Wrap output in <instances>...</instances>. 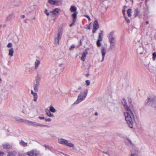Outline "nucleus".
<instances>
[{
  "label": "nucleus",
  "instance_id": "f257e3e1",
  "mask_svg": "<svg viewBox=\"0 0 156 156\" xmlns=\"http://www.w3.org/2000/svg\"><path fill=\"white\" fill-rule=\"evenodd\" d=\"M125 118L129 126L131 128L133 127V123L134 121L135 117L134 115L129 107H126L124 112Z\"/></svg>",
  "mask_w": 156,
  "mask_h": 156
},
{
  "label": "nucleus",
  "instance_id": "f03ea898",
  "mask_svg": "<svg viewBox=\"0 0 156 156\" xmlns=\"http://www.w3.org/2000/svg\"><path fill=\"white\" fill-rule=\"evenodd\" d=\"M87 93L88 90L87 89L83 92H81L78 96L77 100L74 103V104H77L83 101L86 98Z\"/></svg>",
  "mask_w": 156,
  "mask_h": 156
},
{
  "label": "nucleus",
  "instance_id": "7ed1b4c3",
  "mask_svg": "<svg viewBox=\"0 0 156 156\" xmlns=\"http://www.w3.org/2000/svg\"><path fill=\"white\" fill-rule=\"evenodd\" d=\"M128 156H141L140 151L137 148L133 147L130 150Z\"/></svg>",
  "mask_w": 156,
  "mask_h": 156
},
{
  "label": "nucleus",
  "instance_id": "20e7f679",
  "mask_svg": "<svg viewBox=\"0 0 156 156\" xmlns=\"http://www.w3.org/2000/svg\"><path fill=\"white\" fill-rule=\"evenodd\" d=\"M114 32L112 31L110 32L108 35V41L109 43H115V38L114 37Z\"/></svg>",
  "mask_w": 156,
  "mask_h": 156
},
{
  "label": "nucleus",
  "instance_id": "39448f33",
  "mask_svg": "<svg viewBox=\"0 0 156 156\" xmlns=\"http://www.w3.org/2000/svg\"><path fill=\"white\" fill-rule=\"evenodd\" d=\"M27 122L29 123V125L31 126H39L40 127H49V126L48 125L40 124L34 122L27 121Z\"/></svg>",
  "mask_w": 156,
  "mask_h": 156
},
{
  "label": "nucleus",
  "instance_id": "423d86ee",
  "mask_svg": "<svg viewBox=\"0 0 156 156\" xmlns=\"http://www.w3.org/2000/svg\"><path fill=\"white\" fill-rule=\"evenodd\" d=\"M48 3L52 5L59 6L61 5L62 1L61 0H48Z\"/></svg>",
  "mask_w": 156,
  "mask_h": 156
},
{
  "label": "nucleus",
  "instance_id": "0eeeda50",
  "mask_svg": "<svg viewBox=\"0 0 156 156\" xmlns=\"http://www.w3.org/2000/svg\"><path fill=\"white\" fill-rule=\"evenodd\" d=\"M62 35V34H57L55 35L54 42L55 44L56 45H57L59 44V41L61 39Z\"/></svg>",
  "mask_w": 156,
  "mask_h": 156
},
{
  "label": "nucleus",
  "instance_id": "6e6552de",
  "mask_svg": "<svg viewBox=\"0 0 156 156\" xmlns=\"http://www.w3.org/2000/svg\"><path fill=\"white\" fill-rule=\"evenodd\" d=\"M30 109L29 106L27 104L24 105L23 106V112L25 114L29 113Z\"/></svg>",
  "mask_w": 156,
  "mask_h": 156
},
{
  "label": "nucleus",
  "instance_id": "1a4fd4ad",
  "mask_svg": "<svg viewBox=\"0 0 156 156\" xmlns=\"http://www.w3.org/2000/svg\"><path fill=\"white\" fill-rule=\"evenodd\" d=\"M106 49L105 47L102 46L101 48V52L102 55V59L101 62H102L104 59L105 56L106 54Z\"/></svg>",
  "mask_w": 156,
  "mask_h": 156
},
{
  "label": "nucleus",
  "instance_id": "9d476101",
  "mask_svg": "<svg viewBox=\"0 0 156 156\" xmlns=\"http://www.w3.org/2000/svg\"><path fill=\"white\" fill-rule=\"evenodd\" d=\"M27 154L29 156H37L38 154V153L36 151L32 150L27 152Z\"/></svg>",
  "mask_w": 156,
  "mask_h": 156
},
{
  "label": "nucleus",
  "instance_id": "9b49d317",
  "mask_svg": "<svg viewBox=\"0 0 156 156\" xmlns=\"http://www.w3.org/2000/svg\"><path fill=\"white\" fill-rule=\"evenodd\" d=\"M26 71L30 72H33L34 71V68L30 65H27L26 66Z\"/></svg>",
  "mask_w": 156,
  "mask_h": 156
},
{
  "label": "nucleus",
  "instance_id": "f8f14e48",
  "mask_svg": "<svg viewBox=\"0 0 156 156\" xmlns=\"http://www.w3.org/2000/svg\"><path fill=\"white\" fill-rule=\"evenodd\" d=\"M155 100V98H148L145 102V104L146 105H148L150 103L154 101Z\"/></svg>",
  "mask_w": 156,
  "mask_h": 156
},
{
  "label": "nucleus",
  "instance_id": "ddd939ff",
  "mask_svg": "<svg viewBox=\"0 0 156 156\" xmlns=\"http://www.w3.org/2000/svg\"><path fill=\"white\" fill-rule=\"evenodd\" d=\"M60 11V9L58 8H55L53 11H51L50 12V13H51L52 15H57Z\"/></svg>",
  "mask_w": 156,
  "mask_h": 156
},
{
  "label": "nucleus",
  "instance_id": "4468645a",
  "mask_svg": "<svg viewBox=\"0 0 156 156\" xmlns=\"http://www.w3.org/2000/svg\"><path fill=\"white\" fill-rule=\"evenodd\" d=\"M137 52L139 54H142L144 51V48L143 45L141 44L137 49Z\"/></svg>",
  "mask_w": 156,
  "mask_h": 156
},
{
  "label": "nucleus",
  "instance_id": "2eb2a0df",
  "mask_svg": "<svg viewBox=\"0 0 156 156\" xmlns=\"http://www.w3.org/2000/svg\"><path fill=\"white\" fill-rule=\"evenodd\" d=\"M87 50H85L83 52L81 57V59L83 61H84L86 58V56L87 54Z\"/></svg>",
  "mask_w": 156,
  "mask_h": 156
},
{
  "label": "nucleus",
  "instance_id": "dca6fc26",
  "mask_svg": "<svg viewBox=\"0 0 156 156\" xmlns=\"http://www.w3.org/2000/svg\"><path fill=\"white\" fill-rule=\"evenodd\" d=\"M2 147L4 149H9L11 147V146L8 143L4 144H2Z\"/></svg>",
  "mask_w": 156,
  "mask_h": 156
},
{
  "label": "nucleus",
  "instance_id": "f3484780",
  "mask_svg": "<svg viewBox=\"0 0 156 156\" xmlns=\"http://www.w3.org/2000/svg\"><path fill=\"white\" fill-rule=\"evenodd\" d=\"M93 28L95 29H98L99 28L98 22L97 20H96L94 21L93 26Z\"/></svg>",
  "mask_w": 156,
  "mask_h": 156
},
{
  "label": "nucleus",
  "instance_id": "a211bd4d",
  "mask_svg": "<svg viewBox=\"0 0 156 156\" xmlns=\"http://www.w3.org/2000/svg\"><path fill=\"white\" fill-rule=\"evenodd\" d=\"M39 85H40V83H36L34 84V90L36 92L38 91Z\"/></svg>",
  "mask_w": 156,
  "mask_h": 156
},
{
  "label": "nucleus",
  "instance_id": "6ab92c4d",
  "mask_svg": "<svg viewBox=\"0 0 156 156\" xmlns=\"http://www.w3.org/2000/svg\"><path fill=\"white\" fill-rule=\"evenodd\" d=\"M64 144L68 147H73L74 146L73 144L69 143L68 141L67 140H66Z\"/></svg>",
  "mask_w": 156,
  "mask_h": 156
},
{
  "label": "nucleus",
  "instance_id": "aec40b11",
  "mask_svg": "<svg viewBox=\"0 0 156 156\" xmlns=\"http://www.w3.org/2000/svg\"><path fill=\"white\" fill-rule=\"evenodd\" d=\"M17 152L15 151H12L8 152L7 156H16Z\"/></svg>",
  "mask_w": 156,
  "mask_h": 156
},
{
  "label": "nucleus",
  "instance_id": "412c9836",
  "mask_svg": "<svg viewBox=\"0 0 156 156\" xmlns=\"http://www.w3.org/2000/svg\"><path fill=\"white\" fill-rule=\"evenodd\" d=\"M110 47L109 49L110 50H112L113 49H115V43H110Z\"/></svg>",
  "mask_w": 156,
  "mask_h": 156
},
{
  "label": "nucleus",
  "instance_id": "4be33fe9",
  "mask_svg": "<svg viewBox=\"0 0 156 156\" xmlns=\"http://www.w3.org/2000/svg\"><path fill=\"white\" fill-rule=\"evenodd\" d=\"M40 61L38 60H36L35 62V68L36 69H37L40 64Z\"/></svg>",
  "mask_w": 156,
  "mask_h": 156
},
{
  "label": "nucleus",
  "instance_id": "5701e85b",
  "mask_svg": "<svg viewBox=\"0 0 156 156\" xmlns=\"http://www.w3.org/2000/svg\"><path fill=\"white\" fill-rule=\"evenodd\" d=\"M70 10L71 12H77L76 8V7L74 5H72L71 6Z\"/></svg>",
  "mask_w": 156,
  "mask_h": 156
},
{
  "label": "nucleus",
  "instance_id": "b1692460",
  "mask_svg": "<svg viewBox=\"0 0 156 156\" xmlns=\"http://www.w3.org/2000/svg\"><path fill=\"white\" fill-rule=\"evenodd\" d=\"M45 112L47 115L48 116L51 117H53L54 116V115L53 114L51 113L50 111L48 109H46L45 110Z\"/></svg>",
  "mask_w": 156,
  "mask_h": 156
},
{
  "label": "nucleus",
  "instance_id": "393cba45",
  "mask_svg": "<svg viewBox=\"0 0 156 156\" xmlns=\"http://www.w3.org/2000/svg\"><path fill=\"white\" fill-rule=\"evenodd\" d=\"M50 73L51 74H55L56 73L57 71L56 68L54 67L52 68V69L50 70Z\"/></svg>",
  "mask_w": 156,
  "mask_h": 156
},
{
  "label": "nucleus",
  "instance_id": "a878e982",
  "mask_svg": "<svg viewBox=\"0 0 156 156\" xmlns=\"http://www.w3.org/2000/svg\"><path fill=\"white\" fill-rule=\"evenodd\" d=\"M103 31L102 30L100 31V33L99 34L98 40L102 41L103 38Z\"/></svg>",
  "mask_w": 156,
  "mask_h": 156
},
{
  "label": "nucleus",
  "instance_id": "bb28decb",
  "mask_svg": "<svg viewBox=\"0 0 156 156\" xmlns=\"http://www.w3.org/2000/svg\"><path fill=\"white\" fill-rule=\"evenodd\" d=\"M9 55L10 56H12L13 55V53H14V51L13 48H10L9 49Z\"/></svg>",
  "mask_w": 156,
  "mask_h": 156
},
{
  "label": "nucleus",
  "instance_id": "cd10ccee",
  "mask_svg": "<svg viewBox=\"0 0 156 156\" xmlns=\"http://www.w3.org/2000/svg\"><path fill=\"white\" fill-rule=\"evenodd\" d=\"M108 2L107 0H105L103 1L102 4L104 5L105 7L106 8L108 7Z\"/></svg>",
  "mask_w": 156,
  "mask_h": 156
},
{
  "label": "nucleus",
  "instance_id": "c85d7f7f",
  "mask_svg": "<svg viewBox=\"0 0 156 156\" xmlns=\"http://www.w3.org/2000/svg\"><path fill=\"white\" fill-rule=\"evenodd\" d=\"M139 13L140 11L138 9V8H137L135 10L134 16L135 17H136L139 15Z\"/></svg>",
  "mask_w": 156,
  "mask_h": 156
},
{
  "label": "nucleus",
  "instance_id": "c756f323",
  "mask_svg": "<svg viewBox=\"0 0 156 156\" xmlns=\"http://www.w3.org/2000/svg\"><path fill=\"white\" fill-rule=\"evenodd\" d=\"M13 17V15L12 14H10L8 16L6 17V20L7 21H9Z\"/></svg>",
  "mask_w": 156,
  "mask_h": 156
},
{
  "label": "nucleus",
  "instance_id": "7c9ffc66",
  "mask_svg": "<svg viewBox=\"0 0 156 156\" xmlns=\"http://www.w3.org/2000/svg\"><path fill=\"white\" fill-rule=\"evenodd\" d=\"M66 140L63 139H60L58 140V142L60 144H65V143Z\"/></svg>",
  "mask_w": 156,
  "mask_h": 156
},
{
  "label": "nucleus",
  "instance_id": "2f4dec72",
  "mask_svg": "<svg viewBox=\"0 0 156 156\" xmlns=\"http://www.w3.org/2000/svg\"><path fill=\"white\" fill-rule=\"evenodd\" d=\"M125 142L126 143L129 145H132V141H131L130 140H129L128 138H127L125 140Z\"/></svg>",
  "mask_w": 156,
  "mask_h": 156
},
{
  "label": "nucleus",
  "instance_id": "473e14b6",
  "mask_svg": "<svg viewBox=\"0 0 156 156\" xmlns=\"http://www.w3.org/2000/svg\"><path fill=\"white\" fill-rule=\"evenodd\" d=\"M49 110L50 112H56L55 109L53 107V106L52 105H51L49 107Z\"/></svg>",
  "mask_w": 156,
  "mask_h": 156
},
{
  "label": "nucleus",
  "instance_id": "72a5a7b5",
  "mask_svg": "<svg viewBox=\"0 0 156 156\" xmlns=\"http://www.w3.org/2000/svg\"><path fill=\"white\" fill-rule=\"evenodd\" d=\"M77 13V12H75L72 14V16L73 17V20L76 21Z\"/></svg>",
  "mask_w": 156,
  "mask_h": 156
},
{
  "label": "nucleus",
  "instance_id": "f704fd0d",
  "mask_svg": "<svg viewBox=\"0 0 156 156\" xmlns=\"http://www.w3.org/2000/svg\"><path fill=\"white\" fill-rule=\"evenodd\" d=\"M20 144L23 147L27 146V143L25 142L23 140H22L20 142Z\"/></svg>",
  "mask_w": 156,
  "mask_h": 156
},
{
  "label": "nucleus",
  "instance_id": "c9c22d12",
  "mask_svg": "<svg viewBox=\"0 0 156 156\" xmlns=\"http://www.w3.org/2000/svg\"><path fill=\"white\" fill-rule=\"evenodd\" d=\"M33 95L34 98V101L35 102L36 101L38 97V96L37 94L36 93H35L34 94H33Z\"/></svg>",
  "mask_w": 156,
  "mask_h": 156
},
{
  "label": "nucleus",
  "instance_id": "e433bc0d",
  "mask_svg": "<svg viewBox=\"0 0 156 156\" xmlns=\"http://www.w3.org/2000/svg\"><path fill=\"white\" fill-rule=\"evenodd\" d=\"M122 103L123 105H124V106L125 107V111H126V107H129L126 105V101H125L124 99L123 100V101H122Z\"/></svg>",
  "mask_w": 156,
  "mask_h": 156
},
{
  "label": "nucleus",
  "instance_id": "4c0bfd02",
  "mask_svg": "<svg viewBox=\"0 0 156 156\" xmlns=\"http://www.w3.org/2000/svg\"><path fill=\"white\" fill-rule=\"evenodd\" d=\"M127 8V6H123V9L122 10V12L123 15V16H126V13H125V11H126V9Z\"/></svg>",
  "mask_w": 156,
  "mask_h": 156
},
{
  "label": "nucleus",
  "instance_id": "58836bf2",
  "mask_svg": "<svg viewBox=\"0 0 156 156\" xmlns=\"http://www.w3.org/2000/svg\"><path fill=\"white\" fill-rule=\"evenodd\" d=\"M132 9H129L127 11V13L129 17H131V16Z\"/></svg>",
  "mask_w": 156,
  "mask_h": 156
},
{
  "label": "nucleus",
  "instance_id": "ea45409f",
  "mask_svg": "<svg viewBox=\"0 0 156 156\" xmlns=\"http://www.w3.org/2000/svg\"><path fill=\"white\" fill-rule=\"evenodd\" d=\"M62 27H59L58 28V32L57 34H62Z\"/></svg>",
  "mask_w": 156,
  "mask_h": 156
},
{
  "label": "nucleus",
  "instance_id": "a19ab883",
  "mask_svg": "<svg viewBox=\"0 0 156 156\" xmlns=\"http://www.w3.org/2000/svg\"><path fill=\"white\" fill-rule=\"evenodd\" d=\"M100 41L99 40H98L97 41V45L98 46V47H99L101 46V44L100 43V41Z\"/></svg>",
  "mask_w": 156,
  "mask_h": 156
},
{
  "label": "nucleus",
  "instance_id": "79ce46f5",
  "mask_svg": "<svg viewBox=\"0 0 156 156\" xmlns=\"http://www.w3.org/2000/svg\"><path fill=\"white\" fill-rule=\"evenodd\" d=\"M153 55V59L154 61L156 59V53L154 52L152 54Z\"/></svg>",
  "mask_w": 156,
  "mask_h": 156
},
{
  "label": "nucleus",
  "instance_id": "37998d69",
  "mask_svg": "<svg viewBox=\"0 0 156 156\" xmlns=\"http://www.w3.org/2000/svg\"><path fill=\"white\" fill-rule=\"evenodd\" d=\"M75 48V46L74 44L72 45L71 46L69 49L71 51H73V50L74 48Z\"/></svg>",
  "mask_w": 156,
  "mask_h": 156
},
{
  "label": "nucleus",
  "instance_id": "c03bdc74",
  "mask_svg": "<svg viewBox=\"0 0 156 156\" xmlns=\"http://www.w3.org/2000/svg\"><path fill=\"white\" fill-rule=\"evenodd\" d=\"M44 12L48 16H49V15H50L49 12L48 11V10L46 9H45Z\"/></svg>",
  "mask_w": 156,
  "mask_h": 156
},
{
  "label": "nucleus",
  "instance_id": "a18cd8bd",
  "mask_svg": "<svg viewBox=\"0 0 156 156\" xmlns=\"http://www.w3.org/2000/svg\"><path fill=\"white\" fill-rule=\"evenodd\" d=\"M125 18V20H126V21L128 23H129L130 22V21L129 20L126 16H124Z\"/></svg>",
  "mask_w": 156,
  "mask_h": 156
},
{
  "label": "nucleus",
  "instance_id": "49530a36",
  "mask_svg": "<svg viewBox=\"0 0 156 156\" xmlns=\"http://www.w3.org/2000/svg\"><path fill=\"white\" fill-rule=\"evenodd\" d=\"M76 21L73 20V22L72 23L70 24L69 25V26L70 27H72L73 26H74L75 24V23L76 22Z\"/></svg>",
  "mask_w": 156,
  "mask_h": 156
},
{
  "label": "nucleus",
  "instance_id": "de8ad7c7",
  "mask_svg": "<svg viewBox=\"0 0 156 156\" xmlns=\"http://www.w3.org/2000/svg\"><path fill=\"white\" fill-rule=\"evenodd\" d=\"M12 46V44L11 43H9L7 45V47L8 48H11Z\"/></svg>",
  "mask_w": 156,
  "mask_h": 156
},
{
  "label": "nucleus",
  "instance_id": "09e8293b",
  "mask_svg": "<svg viewBox=\"0 0 156 156\" xmlns=\"http://www.w3.org/2000/svg\"><path fill=\"white\" fill-rule=\"evenodd\" d=\"M87 85L88 86L90 84V82L89 80H87L85 81Z\"/></svg>",
  "mask_w": 156,
  "mask_h": 156
},
{
  "label": "nucleus",
  "instance_id": "8fccbe9b",
  "mask_svg": "<svg viewBox=\"0 0 156 156\" xmlns=\"http://www.w3.org/2000/svg\"><path fill=\"white\" fill-rule=\"evenodd\" d=\"M84 16L85 17H87V18L89 21H90L91 20V19H90V17H89V16H88V15H84Z\"/></svg>",
  "mask_w": 156,
  "mask_h": 156
},
{
  "label": "nucleus",
  "instance_id": "3c124183",
  "mask_svg": "<svg viewBox=\"0 0 156 156\" xmlns=\"http://www.w3.org/2000/svg\"><path fill=\"white\" fill-rule=\"evenodd\" d=\"M39 80H40V78H38V77H37L36 79V83H40L39 82Z\"/></svg>",
  "mask_w": 156,
  "mask_h": 156
},
{
  "label": "nucleus",
  "instance_id": "603ef678",
  "mask_svg": "<svg viewBox=\"0 0 156 156\" xmlns=\"http://www.w3.org/2000/svg\"><path fill=\"white\" fill-rule=\"evenodd\" d=\"M46 121L50 122L51 121V119L50 118L45 119Z\"/></svg>",
  "mask_w": 156,
  "mask_h": 156
},
{
  "label": "nucleus",
  "instance_id": "864d4df0",
  "mask_svg": "<svg viewBox=\"0 0 156 156\" xmlns=\"http://www.w3.org/2000/svg\"><path fill=\"white\" fill-rule=\"evenodd\" d=\"M4 155V153L3 152L0 151V156H3Z\"/></svg>",
  "mask_w": 156,
  "mask_h": 156
},
{
  "label": "nucleus",
  "instance_id": "5fc2aeb1",
  "mask_svg": "<svg viewBox=\"0 0 156 156\" xmlns=\"http://www.w3.org/2000/svg\"><path fill=\"white\" fill-rule=\"evenodd\" d=\"M38 118L41 119H45L44 117L43 116H39Z\"/></svg>",
  "mask_w": 156,
  "mask_h": 156
},
{
  "label": "nucleus",
  "instance_id": "6e6d98bb",
  "mask_svg": "<svg viewBox=\"0 0 156 156\" xmlns=\"http://www.w3.org/2000/svg\"><path fill=\"white\" fill-rule=\"evenodd\" d=\"M97 30V29H94V28H93V29H92V33H95V31H96Z\"/></svg>",
  "mask_w": 156,
  "mask_h": 156
},
{
  "label": "nucleus",
  "instance_id": "4d7b16f0",
  "mask_svg": "<svg viewBox=\"0 0 156 156\" xmlns=\"http://www.w3.org/2000/svg\"><path fill=\"white\" fill-rule=\"evenodd\" d=\"M31 93L32 94H34L35 93V92H33V91L32 90H31Z\"/></svg>",
  "mask_w": 156,
  "mask_h": 156
},
{
  "label": "nucleus",
  "instance_id": "13d9d810",
  "mask_svg": "<svg viewBox=\"0 0 156 156\" xmlns=\"http://www.w3.org/2000/svg\"><path fill=\"white\" fill-rule=\"evenodd\" d=\"M98 113L97 112H96L94 114L95 115H98Z\"/></svg>",
  "mask_w": 156,
  "mask_h": 156
},
{
  "label": "nucleus",
  "instance_id": "bf43d9fd",
  "mask_svg": "<svg viewBox=\"0 0 156 156\" xmlns=\"http://www.w3.org/2000/svg\"><path fill=\"white\" fill-rule=\"evenodd\" d=\"M25 16L24 15H23L21 16V17L23 18H25Z\"/></svg>",
  "mask_w": 156,
  "mask_h": 156
},
{
  "label": "nucleus",
  "instance_id": "052dcab7",
  "mask_svg": "<svg viewBox=\"0 0 156 156\" xmlns=\"http://www.w3.org/2000/svg\"><path fill=\"white\" fill-rule=\"evenodd\" d=\"M17 156H23L22 154H19Z\"/></svg>",
  "mask_w": 156,
  "mask_h": 156
},
{
  "label": "nucleus",
  "instance_id": "680f3d73",
  "mask_svg": "<svg viewBox=\"0 0 156 156\" xmlns=\"http://www.w3.org/2000/svg\"><path fill=\"white\" fill-rule=\"evenodd\" d=\"M146 24H148L149 23V22H148V21H147L146 22Z\"/></svg>",
  "mask_w": 156,
  "mask_h": 156
},
{
  "label": "nucleus",
  "instance_id": "e2e57ef3",
  "mask_svg": "<svg viewBox=\"0 0 156 156\" xmlns=\"http://www.w3.org/2000/svg\"><path fill=\"white\" fill-rule=\"evenodd\" d=\"M132 0V2L133 3V0Z\"/></svg>",
  "mask_w": 156,
  "mask_h": 156
},
{
  "label": "nucleus",
  "instance_id": "0e129e2a",
  "mask_svg": "<svg viewBox=\"0 0 156 156\" xmlns=\"http://www.w3.org/2000/svg\"><path fill=\"white\" fill-rule=\"evenodd\" d=\"M45 147H47V146H46V145H45Z\"/></svg>",
  "mask_w": 156,
  "mask_h": 156
},
{
  "label": "nucleus",
  "instance_id": "69168bd1",
  "mask_svg": "<svg viewBox=\"0 0 156 156\" xmlns=\"http://www.w3.org/2000/svg\"><path fill=\"white\" fill-rule=\"evenodd\" d=\"M80 43H81V41H80Z\"/></svg>",
  "mask_w": 156,
  "mask_h": 156
}]
</instances>
